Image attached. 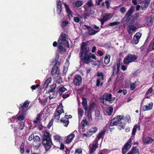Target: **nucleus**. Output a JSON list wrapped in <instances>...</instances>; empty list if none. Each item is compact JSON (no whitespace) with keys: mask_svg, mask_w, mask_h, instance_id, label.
<instances>
[{"mask_svg":"<svg viewBox=\"0 0 154 154\" xmlns=\"http://www.w3.org/2000/svg\"><path fill=\"white\" fill-rule=\"evenodd\" d=\"M87 44L82 42L81 45L79 57L83 63L89 64L91 62V58L96 60V56L89 52V47H87Z\"/></svg>","mask_w":154,"mask_h":154,"instance_id":"f257e3e1","label":"nucleus"},{"mask_svg":"<svg viewBox=\"0 0 154 154\" xmlns=\"http://www.w3.org/2000/svg\"><path fill=\"white\" fill-rule=\"evenodd\" d=\"M67 38L66 35L65 33H61L60 34L59 38L58 40V43L59 45L58 46V49L59 51L60 52L63 51H66V49L62 46L63 42H65L66 44V47L69 48V44L67 40Z\"/></svg>","mask_w":154,"mask_h":154,"instance_id":"f03ea898","label":"nucleus"},{"mask_svg":"<svg viewBox=\"0 0 154 154\" xmlns=\"http://www.w3.org/2000/svg\"><path fill=\"white\" fill-rule=\"evenodd\" d=\"M50 134L49 132L46 131L42 136V144L46 151L48 150L50 148L52 144Z\"/></svg>","mask_w":154,"mask_h":154,"instance_id":"7ed1b4c3","label":"nucleus"},{"mask_svg":"<svg viewBox=\"0 0 154 154\" xmlns=\"http://www.w3.org/2000/svg\"><path fill=\"white\" fill-rule=\"evenodd\" d=\"M114 100V99H113L112 97V95L111 94H108L106 93L104 94L102 97V100L101 102L104 104L108 105L107 103L106 102L108 101L109 103H112V101Z\"/></svg>","mask_w":154,"mask_h":154,"instance_id":"20e7f679","label":"nucleus"},{"mask_svg":"<svg viewBox=\"0 0 154 154\" xmlns=\"http://www.w3.org/2000/svg\"><path fill=\"white\" fill-rule=\"evenodd\" d=\"M137 57L134 54H129L126 56L123 62L126 64L134 62L137 59Z\"/></svg>","mask_w":154,"mask_h":154,"instance_id":"39448f33","label":"nucleus"},{"mask_svg":"<svg viewBox=\"0 0 154 154\" xmlns=\"http://www.w3.org/2000/svg\"><path fill=\"white\" fill-rule=\"evenodd\" d=\"M73 83L75 86H79L82 83V79L79 75H76L73 79Z\"/></svg>","mask_w":154,"mask_h":154,"instance_id":"423d86ee","label":"nucleus"},{"mask_svg":"<svg viewBox=\"0 0 154 154\" xmlns=\"http://www.w3.org/2000/svg\"><path fill=\"white\" fill-rule=\"evenodd\" d=\"M97 76L98 77V79L96 81V85L97 87H99L100 84V80H103L104 79V75L102 72L98 71Z\"/></svg>","mask_w":154,"mask_h":154,"instance_id":"0eeeda50","label":"nucleus"},{"mask_svg":"<svg viewBox=\"0 0 154 154\" xmlns=\"http://www.w3.org/2000/svg\"><path fill=\"white\" fill-rule=\"evenodd\" d=\"M51 74L53 76L57 74V76H58V75L60 74V70L58 66L54 65L51 69Z\"/></svg>","mask_w":154,"mask_h":154,"instance_id":"6e6552de","label":"nucleus"},{"mask_svg":"<svg viewBox=\"0 0 154 154\" xmlns=\"http://www.w3.org/2000/svg\"><path fill=\"white\" fill-rule=\"evenodd\" d=\"M131 147V144L128 143H126L122 149V154H125L126 152L129 150Z\"/></svg>","mask_w":154,"mask_h":154,"instance_id":"1a4fd4ad","label":"nucleus"},{"mask_svg":"<svg viewBox=\"0 0 154 154\" xmlns=\"http://www.w3.org/2000/svg\"><path fill=\"white\" fill-rule=\"evenodd\" d=\"M29 103L30 101L28 100H26L23 104L21 103L20 104L19 107V109H21V110H24L26 111V109L29 106Z\"/></svg>","mask_w":154,"mask_h":154,"instance_id":"9d476101","label":"nucleus"},{"mask_svg":"<svg viewBox=\"0 0 154 154\" xmlns=\"http://www.w3.org/2000/svg\"><path fill=\"white\" fill-rule=\"evenodd\" d=\"M20 112H21V114L20 116H17V119L18 120L20 121H23L26 115V111L24 110H21L20 109Z\"/></svg>","mask_w":154,"mask_h":154,"instance_id":"9b49d317","label":"nucleus"},{"mask_svg":"<svg viewBox=\"0 0 154 154\" xmlns=\"http://www.w3.org/2000/svg\"><path fill=\"white\" fill-rule=\"evenodd\" d=\"M152 103L150 102L148 104V105L143 106L142 107V110L143 111H145L151 110L152 108Z\"/></svg>","mask_w":154,"mask_h":154,"instance_id":"f8f14e48","label":"nucleus"},{"mask_svg":"<svg viewBox=\"0 0 154 154\" xmlns=\"http://www.w3.org/2000/svg\"><path fill=\"white\" fill-rule=\"evenodd\" d=\"M137 29V27L132 24L129 25L127 27V31L130 34L132 33V32L131 31V30L133 31H135Z\"/></svg>","mask_w":154,"mask_h":154,"instance_id":"ddd939ff","label":"nucleus"},{"mask_svg":"<svg viewBox=\"0 0 154 154\" xmlns=\"http://www.w3.org/2000/svg\"><path fill=\"white\" fill-rule=\"evenodd\" d=\"M75 137V134L73 133H71L67 137L66 140V143H70Z\"/></svg>","mask_w":154,"mask_h":154,"instance_id":"4468645a","label":"nucleus"},{"mask_svg":"<svg viewBox=\"0 0 154 154\" xmlns=\"http://www.w3.org/2000/svg\"><path fill=\"white\" fill-rule=\"evenodd\" d=\"M123 116H118L112 119V120H113V122H116V124H115L116 125H118L120 122L122 120V119H123Z\"/></svg>","mask_w":154,"mask_h":154,"instance_id":"2eb2a0df","label":"nucleus"},{"mask_svg":"<svg viewBox=\"0 0 154 154\" xmlns=\"http://www.w3.org/2000/svg\"><path fill=\"white\" fill-rule=\"evenodd\" d=\"M82 104L84 109L86 111L88 110V105L87 99L84 97H82Z\"/></svg>","mask_w":154,"mask_h":154,"instance_id":"dca6fc26","label":"nucleus"},{"mask_svg":"<svg viewBox=\"0 0 154 154\" xmlns=\"http://www.w3.org/2000/svg\"><path fill=\"white\" fill-rule=\"evenodd\" d=\"M98 147V141H97L94 144L92 145L90 149V153H93L95 151L96 149Z\"/></svg>","mask_w":154,"mask_h":154,"instance_id":"f3484780","label":"nucleus"},{"mask_svg":"<svg viewBox=\"0 0 154 154\" xmlns=\"http://www.w3.org/2000/svg\"><path fill=\"white\" fill-rule=\"evenodd\" d=\"M57 13L58 15H59L60 14L62 10L61 3L60 2H58L57 3Z\"/></svg>","mask_w":154,"mask_h":154,"instance_id":"a211bd4d","label":"nucleus"},{"mask_svg":"<svg viewBox=\"0 0 154 154\" xmlns=\"http://www.w3.org/2000/svg\"><path fill=\"white\" fill-rule=\"evenodd\" d=\"M137 129H138L139 131L140 130V126L139 125L136 124L134 126L132 132V135H134L135 134Z\"/></svg>","mask_w":154,"mask_h":154,"instance_id":"6ab92c4d","label":"nucleus"},{"mask_svg":"<svg viewBox=\"0 0 154 154\" xmlns=\"http://www.w3.org/2000/svg\"><path fill=\"white\" fill-rule=\"evenodd\" d=\"M99 31L100 30H96L91 28L90 30L88 31V33L89 35H94L99 32Z\"/></svg>","mask_w":154,"mask_h":154,"instance_id":"aec40b11","label":"nucleus"},{"mask_svg":"<svg viewBox=\"0 0 154 154\" xmlns=\"http://www.w3.org/2000/svg\"><path fill=\"white\" fill-rule=\"evenodd\" d=\"M152 139L149 137H145L143 140V142L144 144H148L151 143L152 142Z\"/></svg>","mask_w":154,"mask_h":154,"instance_id":"412c9836","label":"nucleus"},{"mask_svg":"<svg viewBox=\"0 0 154 154\" xmlns=\"http://www.w3.org/2000/svg\"><path fill=\"white\" fill-rule=\"evenodd\" d=\"M60 122L63 124L64 125L65 127L67 126L69 121L68 120L64 118H62L60 119Z\"/></svg>","mask_w":154,"mask_h":154,"instance_id":"4be33fe9","label":"nucleus"},{"mask_svg":"<svg viewBox=\"0 0 154 154\" xmlns=\"http://www.w3.org/2000/svg\"><path fill=\"white\" fill-rule=\"evenodd\" d=\"M110 56L109 55L106 54L104 58V63L106 64H108L110 61Z\"/></svg>","mask_w":154,"mask_h":154,"instance_id":"5701e85b","label":"nucleus"},{"mask_svg":"<svg viewBox=\"0 0 154 154\" xmlns=\"http://www.w3.org/2000/svg\"><path fill=\"white\" fill-rule=\"evenodd\" d=\"M112 16L110 14L108 13L104 15L102 19L105 20V21H107L108 20L112 18Z\"/></svg>","mask_w":154,"mask_h":154,"instance_id":"b1692460","label":"nucleus"},{"mask_svg":"<svg viewBox=\"0 0 154 154\" xmlns=\"http://www.w3.org/2000/svg\"><path fill=\"white\" fill-rule=\"evenodd\" d=\"M119 124L118 126V128L120 130L124 129L125 125V123L124 122L123 123L121 121Z\"/></svg>","mask_w":154,"mask_h":154,"instance_id":"393cba45","label":"nucleus"},{"mask_svg":"<svg viewBox=\"0 0 154 154\" xmlns=\"http://www.w3.org/2000/svg\"><path fill=\"white\" fill-rule=\"evenodd\" d=\"M153 20L150 17L148 18L146 20V24L148 26H150L153 24Z\"/></svg>","mask_w":154,"mask_h":154,"instance_id":"a878e982","label":"nucleus"},{"mask_svg":"<svg viewBox=\"0 0 154 154\" xmlns=\"http://www.w3.org/2000/svg\"><path fill=\"white\" fill-rule=\"evenodd\" d=\"M149 1L146 0L145 1V2L143 5L142 10H144L146 9L149 6Z\"/></svg>","mask_w":154,"mask_h":154,"instance_id":"bb28decb","label":"nucleus"},{"mask_svg":"<svg viewBox=\"0 0 154 154\" xmlns=\"http://www.w3.org/2000/svg\"><path fill=\"white\" fill-rule=\"evenodd\" d=\"M106 132V130H103V131L100 132L97 135V137L98 138V140H99L101 138H103L104 135Z\"/></svg>","mask_w":154,"mask_h":154,"instance_id":"cd10ccee","label":"nucleus"},{"mask_svg":"<svg viewBox=\"0 0 154 154\" xmlns=\"http://www.w3.org/2000/svg\"><path fill=\"white\" fill-rule=\"evenodd\" d=\"M64 6L66 8V11L68 15H72V12L70 10L69 6L66 4H64Z\"/></svg>","mask_w":154,"mask_h":154,"instance_id":"c85d7f7f","label":"nucleus"},{"mask_svg":"<svg viewBox=\"0 0 154 154\" xmlns=\"http://www.w3.org/2000/svg\"><path fill=\"white\" fill-rule=\"evenodd\" d=\"M88 123V121L86 119H85L82 120L81 122V124L82 125V129H84L85 126H86Z\"/></svg>","mask_w":154,"mask_h":154,"instance_id":"c756f323","label":"nucleus"},{"mask_svg":"<svg viewBox=\"0 0 154 154\" xmlns=\"http://www.w3.org/2000/svg\"><path fill=\"white\" fill-rule=\"evenodd\" d=\"M57 112V113H59L60 114L64 112V110L63 109V106L62 105L61 106H58Z\"/></svg>","mask_w":154,"mask_h":154,"instance_id":"7c9ffc66","label":"nucleus"},{"mask_svg":"<svg viewBox=\"0 0 154 154\" xmlns=\"http://www.w3.org/2000/svg\"><path fill=\"white\" fill-rule=\"evenodd\" d=\"M133 154H136L137 153H139V149L136 146L132 147L131 150Z\"/></svg>","mask_w":154,"mask_h":154,"instance_id":"2f4dec72","label":"nucleus"},{"mask_svg":"<svg viewBox=\"0 0 154 154\" xmlns=\"http://www.w3.org/2000/svg\"><path fill=\"white\" fill-rule=\"evenodd\" d=\"M51 77L47 79L45 82L44 86L45 88L48 87L49 84L51 82Z\"/></svg>","mask_w":154,"mask_h":154,"instance_id":"473e14b6","label":"nucleus"},{"mask_svg":"<svg viewBox=\"0 0 154 154\" xmlns=\"http://www.w3.org/2000/svg\"><path fill=\"white\" fill-rule=\"evenodd\" d=\"M18 128L20 130H23L25 126V124L23 122H20L18 123Z\"/></svg>","mask_w":154,"mask_h":154,"instance_id":"72a5a7b5","label":"nucleus"},{"mask_svg":"<svg viewBox=\"0 0 154 154\" xmlns=\"http://www.w3.org/2000/svg\"><path fill=\"white\" fill-rule=\"evenodd\" d=\"M134 9L133 7H131L129 9L127 13L126 14L127 16L130 17L131 14L133 13Z\"/></svg>","mask_w":154,"mask_h":154,"instance_id":"f704fd0d","label":"nucleus"},{"mask_svg":"<svg viewBox=\"0 0 154 154\" xmlns=\"http://www.w3.org/2000/svg\"><path fill=\"white\" fill-rule=\"evenodd\" d=\"M67 91V89H66V88L63 86L60 87L59 88V94L60 95H61L63 92Z\"/></svg>","mask_w":154,"mask_h":154,"instance_id":"c9c22d12","label":"nucleus"},{"mask_svg":"<svg viewBox=\"0 0 154 154\" xmlns=\"http://www.w3.org/2000/svg\"><path fill=\"white\" fill-rule=\"evenodd\" d=\"M113 111V108L112 107H109L106 110V112L109 115H111Z\"/></svg>","mask_w":154,"mask_h":154,"instance_id":"e433bc0d","label":"nucleus"},{"mask_svg":"<svg viewBox=\"0 0 154 154\" xmlns=\"http://www.w3.org/2000/svg\"><path fill=\"white\" fill-rule=\"evenodd\" d=\"M83 5L82 1L79 0L76 2L75 4V6L76 7H79Z\"/></svg>","mask_w":154,"mask_h":154,"instance_id":"4c0bfd02","label":"nucleus"},{"mask_svg":"<svg viewBox=\"0 0 154 154\" xmlns=\"http://www.w3.org/2000/svg\"><path fill=\"white\" fill-rule=\"evenodd\" d=\"M152 88H150L147 91L146 93V98H149V97L147 96V95L150 94L152 91Z\"/></svg>","mask_w":154,"mask_h":154,"instance_id":"58836bf2","label":"nucleus"},{"mask_svg":"<svg viewBox=\"0 0 154 154\" xmlns=\"http://www.w3.org/2000/svg\"><path fill=\"white\" fill-rule=\"evenodd\" d=\"M41 116V114L40 113H39L37 114L36 119L34 120L33 121V122L35 124H37L38 123V122L40 120V117Z\"/></svg>","mask_w":154,"mask_h":154,"instance_id":"ea45409f","label":"nucleus"},{"mask_svg":"<svg viewBox=\"0 0 154 154\" xmlns=\"http://www.w3.org/2000/svg\"><path fill=\"white\" fill-rule=\"evenodd\" d=\"M17 116L16 115L15 116H13L11 118V121L12 122L14 123V122H17L18 120L17 119Z\"/></svg>","mask_w":154,"mask_h":154,"instance_id":"a19ab883","label":"nucleus"},{"mask_svg":"<svg viewBox=\"0 0 154 154\" xmlns=\"http://www.w3.org/2000/svg\"><path fill=\"white\" fill-rule=\"evenodd\" d=\"M24 143H22L20 147V152L21 154H23L24 153Z\"/></svg>","mask_w":154,"mask_h":154,"instance_id":"79ce46f5","label":"nucleus"},{"mask_svg":"<svg viewBox=\"0 0 154 154\" xmlns=\"http://www.w3.org/2000/svg\"><path fill=\"white\" fill-rule=\"evenodd\" d=\"M53 138L54 140L57 142L58 141H60V140L61 139V137L58 135L54 136Z\"/></svg>","mask_w":154,"mask_h":154,"instance_id":"37998d69","label":"nucleus"},{"mask_svg":"<svg viewBox=\"0 0 154 154\" xmlns=\"http://www.w3.org/2000/svg\"><path fill=\"white\" fill-rule=\"evenodd\" d=\"M141 35L142 34L141 33L137 32L136 33V34L134 36V37L137 38L139 40L141 37Z\"/></svg>","mask_w":154,"mask_h":154,"instance_id":"c03bdc74","label":"nucleus"},{"mask_svg":"<svg viewBox=\"0 0 154 154\" xmlns=\"http://www.w3.org/2000/svg\"><path fill=\"white\" fill-rule=\"evenodd\" d=\"M136 82L131 83L130 85V88L131 90H134L136 88Z\"/></svg>","mask_w":154,"mask_h":154,"instance_id":"a18cd8bd","label":"nucleus"},{"mask_svg":"<svg viewBox=\"0 0 154 154\" xmlns=\"http://www.w3.org/2000/svg\"><path fill=\"white\" fill-rule=\"evenodd\" d=\"M97 130L98 128L97 127H94L91 128L90 130V131H91L94 134L97 131Z\"/></svg>","mask_w":154,"mask_h":154,"instance_id":"49530a36","label":"nucleus"},{"mask_svg":"<svg viewBox=\"0 0 154 154\" xmlns=\"http://www.w3.org/2000/svg\"><path fill=\"white\" fill-rule=\"evenodd\" d=\"M33 140L35 142H39L40 140V138L38 136L35 135L34 136Z\"/></svg>","mask_w":154,"mask_h":154,"instance_id":"de8ad7c7","label":"nucleus"},{"mask_svg":"<svg viewBox=\"0 0 154 154\" xmlns=\"http://www.w3.org/2000/svg\"><path fill=\"white\" fill-rule=\"evenodd\" d=\"M82 150L81 148H79L77 149L75 152V154H82Z\"/></svg>","mask_w":154,"mask_h":154,"instance_id":"09e8293b","label":"nucleus"},{"mask_svg":"<svg viewBox=\"0 0 154 154\" xmlns=\"http://www.w3.org/2000/svg\"><path fill=\"white\" fill-rule=\"evenodd\" d=\"M68 23V22L67 21L64 20L62 21V23L61 26L63 27H66Z\"/></svg>","mask_w":154,"mask_h":154,"instance_id":"8fccbe9b","label":"nucleus"},{"mask_svg":"<svg viewBox=\"0 0 154 154\" xmlns=\"http://www.w3.org/2000/svg\"><path fill=\"white\" fill-rule=\"evenodd\" d=\"M120 23L119 22L116 21L112 23H110L109 24V26H113L118 25Z\"/></svg>","mask_w":154,"mask_h":154,"instance_id":"3c124183","label":"nucleus"},{"mask_svg":"<svg viewBox=\"0 0 154 154\" xmlns=\"http://www.w3.org/2000/svg\"><path fill=\"white\" fill-rule=\"evenodd\" d=\"M113 120H112V119L111 120L109 125V128H110V127H112L114 125H116L115 124H116V122H115L114 121L113 122Z\"/></svg>","mask_w":154,"mask_h":154,"instance_id":"603ef678","label":"nucleus"},{"mask_svg":"<svg viewBox=\"0 0 154 154\" xmlns=\"http://www.w3.org/2000/svg\"><path fill=\"white\" fill-rule=\"evenodd\" d=\"M86 4L87 5L88 7H91L93 5L91 0L88 1L86 3Z\"/></svg>","mask_w":154,"mask_h":154,"instance_id":"864d4df0","label":"nucleus"},{"mask_svg":"<svg viewBox=\"0 0 154 154\" xmlns=\"http://www.w3.org/2000/svg\"><path fill=\"white\" fill-rule=\"evenodd\" d=\"M139 40L137 39V38L134 37L132 40V41L134 44H137L139 42Z\"/></svg>","mask_w":154,"mask_h":154,"instance_id":"5fc2aeb1","label":"nucleus"},{"mask_svg":"<svg viewBox=\"0 0 154 154\" xmlns=\"http://www.w3.org/2000/svg\"><path fill=\"white\" fill-rule=\"evenodd\" d=\"M124 20L128 22L131 19V18L130 16H127V15H125V16L123 18Z\"/></svg>","mask_w":154,"mask_h":154,"instance_id":"6e6d98bb","label":"nucleus"},{"mask_svg":"<svg viewBox=\"0 0 154 154\" xmlns=\"http://www.w3.org/2000/svg\"><path fill=\"white\" fill-rule=\"evenodd\" d=\"M40 86V85L39 84H37L35 85H33L31 87V88L32 90H35L36 88H38Z\"/></svg>","mask_w":154,"mask_h":154,"instance_id":"4d7b16f0","label":"nucleus"},{"mask_svg":"<svg viewBox=\"0 0 154 154\" xmlns=\"http://www.w3.org/2000/svg\"><path fill=\"white\" fill-rule=\"evenodd\" d=\"M56 82L59 84L61 83L62 82V78L60 77L59 78L57 79L56 81Z\"/></svg>","mask_w":154,"mask_h":154,"instance_id":"13d9d810","label":"nucleus"},{"mask_svg":"<svg viewBox=\"0 0 154 154\" xmlns=\"http://www.w3.org/2000/svg\"><path fill=\"white\" fill-rule=\"evenodd\" d=\"M53 123V120L52 119L49 122L48 125L47 126V128L49 129L51 126L52 125Z\"/></svg>","mask_w":154,"mask_h":154,"instance_id":"bf43d9fd","label":"nucleus"},{"mask_svg":"<svg viewBox=\"0 0 154 154\" xmlns=\"http://www.w3.org/2000/svg\"><path fill=\"white\" fill-rule=\"evenodd\" d=\"M120 11L121 13H124L126 12V9L125 7H122L120 8Z\"/></svg>","mask_w":154,"mask_h":154,"instance_id":"052dcab7","label":"nucleus"},{"mask_svg":"<svg viewBox=\"0 0 154 154\" xmlns=\"http://www.w3.org/2000/svg\"><path fill=\"white\" fill-rule=\"evenodd\" d=\"M68 68L67 67L64 66L63 69V72L64 74L65 75L68 71Z\"/></svg>","mask_w":154,"mask_h":154,"instance_id":"680f3d73","label":"nucleus"},{"mask_svg":"<svg viewBox=\"0 0 154 154\" xmlns=\"http://www.w3.org/2000/svg\"><path fill=\"white\" fill-rule=\"evenodd\" d=\"M83 16L85 19H86L89 16V14L88 13V12H87L86 13H85V14H83Z\"/></svg>","mask_w":154,"mask_h":154,"instance_id":"e2e57ef3","label":"nucleus"},{"mask_svg":"<svg viewBox=\"0 0 154 154\" xmlns=\"http://www.w3.org/2000/svg\"><path fill=\"white\" fill-rule=\"evenodd\" d=\"M55 88H51V89L49 90L48 91H47L46 93H49L50 92H51V93L53 92H54V91H55Z\"/></svg>","mask_w":154,"mask_h":154,"instance_id":"0e129e2a","label":"nucleus"},{"mask_svg":"<svg viewBox=\"0 0 154 154\" xmlns=\"http://www.w3.org/2000/svg\"><path fill=\"white\" fill-rule=\"evenodd\" d=\"M100 112L99 111H96L95 112V115L96 117H98L100 116Z\"/></svg>","mask_w":154,"mask_h":154,"instance_id":"69168bd1","label":"nucleus"},{"mask_svg":"<svg viewBox=\"0 0 154 154\" xmlns=\"http://www.w3.org/2000/svg\"><path fill=\"white\" fill-rule=\"evenodd\" d=\"M80 19L78 17H75L74 18V21L77 23H79L80 21Z\"/></svg>","mask_w":154,"mask_h":154,"instance_id":"338daca9","label":"nucleus"},{"mask_svg":"<svg viewBox=\"0 0 154 154\" xmlns=\"http://www.w3.org/2000/svg\"><path fill=\"white\" fill-rule=\"evenodd\" d=\"M111 46V44H108V43H106L104 45V47L106 48H109Z\"/></svg>","mask_w":154,"mask_h":154,"instance_id":"774afa93","label":"nucleus"}]
</instances>
